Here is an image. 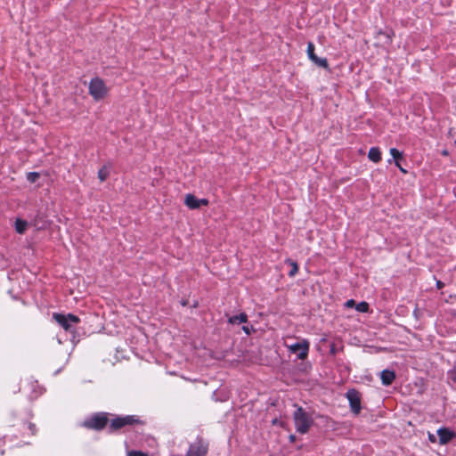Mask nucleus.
<instances>
[{
	"label": "nucleus",
	"mask_w": 456,
	"mask_h": 456,
	"mask_svg": "<svg viewBox=\"0 0 456 456\" xmlns=\"http://www.w3.org/2000/svg\"><path fill=\"white\" fill-rule=\"evenodd\" d=\"M106 411H97L88 415L80 424V427L95 432H101L109 427L110 416Z\"/></svg>",
	"instance_id": "f257e3e1"
},
{
	"label": "nucleus",
	"mask_w": 456,
	"mask_h": 456,
	"mask_svg": "<svg viewBox=\"0 0 456 456\" xmlns=\"http://www.w3.org/2000/svg\"><path fill=\"white\" fill-rule=\"evenodd\" d=\"M113 418L110 419L108 433L114 434L126 427L134 425H145V421L141 419L137 415H111Z\"/></svg>",
	"instance_id": "f03ea898"
},
{
	"label": "nucleus",
	"mask_w": 456,
	"mask_h": 456,
	"mask_svg": "<svg viewBox=\"0 0 456 456\" xmlns=\"http://www.w3.org/2000/svg\"><path fill=\"white\" fill-rule=\"evenodd\" d=\"M294 406L296 407V410L293 412L295 428L297 432L300 434H306L314 424V419L303 407L297 404H295Z\"/></svg>",
	"instance_id": "7ed1b4c3"
},
{
	"label": "nucleus",
	"mask_w": 456,
	"mask_h": 456,
	"mask_svg": "<svg viewBox=\"0 0 456 456\" xmlns=\"http://www.w3.org/2000/svg\"><path fill=\"white\" fill-rule=\"evenodd\" d=\"M53 319L68 333H69L73 338H75L76 326L80 322L78 316L73 314H61L53 313Z\"/></svg>",
	"instance_id": "20e7f679"
},
{
	"label": "nucleus",
	"mask_w": 456,
	"mask_h": 456,
	"mask_svg": "<svg viewBox=\"0 0 456 456\" xmlns=\"http://www.w3.org/2000/svg\"><path fill=\"white\" fill-rule=\"evenodd\" d=\"M209 451V440L199 435L189 444L185 456H208Z\"/></svg>",
	"instance_id": "39448f33"
},
{
	"label": "nucleus",
	"mask_w": 456,
	"mask_h": 456,
	"mask_svg": "<svg viewBox=\"0 0 456 456\" xmlns=\"http://www.w3.org/2000/svg\"><path fill=\"white\" fill-rule=\"evenodd\" d=\"M88 92L94 101L99 102L106 96L108 88L103 79L95 77L89 82Z\"/></svg>",
	"instance_id": "423d86ee"
},
{
	"label": "nucleus",
	"mask_w": 456,
	"mask_h": 456,
	"mask_svg": "<svg viewBox=\"0 0 456 456\" xmlns=\"http://www.w3.org/2000/svg\"><path fill=\"white\" fill-rule=\"evenodd\" d=\"M19 432L20 440L18 443V446L21 447L31 444V442L25 440V438L37 436L38 428L37 425L30 420H23L20 425Z\"/></svg>",
	"instance_id": "0eeeda50"
},
{
	"label": "nucleus",
	"mask_w": 456,
	"mask_h": 456,
	"mask_svg": "<svg viewBox=\"0 0 456 456\" xmlns=\"http://www.w3.org/2000/svg\"><path fill=\"white\" fill-rule=\"evenodd\" d=\"M346 397L349 402V407L353 413L359 414L362 410V395L355 388H350L346 393Z\"/></svg>",
	"instance_id": "6e6552de"
},
{
	"label": "nucleus",
	"mask_w": 456,
	"mask_h": 456,
	"mask_svg": "<svg viewBox=\"0 0 456 456\" xmlns=\"http://www.w3.org/2000/svg\"><path fill=\"white\" fill-rule=\"evenodd\" d=\"M289 352L295 354L299 360H305L309 352V342L304 339L302 342H297L289 346Z\"/></svg>",
	"instance_id": "1a4fd4ad"
},
{
	"label": "nucleus",
	"mask_w": 456,
	"mask_h": 456,
	"mask_svg": "<svg viewBox=\"0 0 456 456\" xmlns=\"http://www.w3.org/2000/svg\"><path fill=\"white\" fill-rule=\"evenodd\" d=\"M314 49H315V46H314V43L309 42L307 44V49H306V53H307V56L309 58V60L311 61H313L318 67H322L325 69H330V65H329L328 60L326 58L318 57L317 54H315V53H314Z\"/></svg>",
	"instance_id": "9d476101"
},
{
	"label": "nucleus",
	"mask_w": 456,
	"mask_h": 456,
	"mask_svg": "<svg viewBox=\"0 0 456 456\" xmlns=\"http://www.w3.org/2000/svg\"><path fill=\"white\" fill-rule=\"evenodd\" d=\"M436 436L439 438V444L444 445L456 437V433L449 428L441 427L437 429Z\"/></svg>",
	"instance_id": "9b49d317"
},
{
	"label": "nucleus",
	"mask_w": 456,
	"mask_h": 456,
	"mask_svg": "<svg viewBox=\"0 0 456 456\" xmlns=\"http://www.w3.org/2000/svg\"><path fill=\"white\" fill-rule=\"evenodd\" d=\"M394 37L395 32L391 28L386 30L379 29L376 31L375 35V37L379 39L382 44L386 45H390L392 44Z\"/></svg>",
	"instance_id": "f8f14e48"
},
{
	"label": "nucleus",
	"mask_w": 456,
	"mask_h": 456,
	"mask_svg": "<svg viewBox=\"0 0 456 456\" xmlns=\"http://www.w3.org/2000/svg\"><path fill=\"white\" fill-rule=\"evenodd\" d=\"M389 151L395 162V165L399 168V170L403 174H407L408 171L401 164L402 160L405 161L403 151H400L396 148H391Z\"/></svg>",
	"instance_id": "ddd939ff"
},
{
	"label": "nucleus",
	"mask_w": 456,
	"mask_h": 456,
	"mask_svg": "<svg viewBox=\"0 0 456 456\" xmlns=\"http://www.w3.org/2000/svg\"><path fill=\"white\" fill-rule=\"evenodd\" d=\"M396 374L395 370L385 369L380 372L381 383L383 386H390L395 379Z\"/></svg>",
	"instance_id": "4468645a"
},
{
	"label": "nucleus",
	"mask_w": 456,
	"mask_h": 456,
	"mask_svg": "<svg viewBox=\"0 0 456 456\" xmlns=\"http://www.w3.org/2000/svg\"><path fill=\"white\" fill-rule=\"evenodd\" d=\"M368 159L374 163H379L382 159L380 149L379 147H371L368 152Z\"/></svg>",
	"instance_id": "2eb2a0df"
},
{
	"label": "nucleus",
	"mask_w": 456,
	"mask_h": 456,
	"mask_svg": "<svg viewBox=\"0 0 456 456\" xmlns=\"http://www.w3.org/2000/svg\"><path fill=\"white\" fill-rule=\"evenodd\" d=\"M184 203L190 209L200 208L199 199L193 194H187L185 196Z\"/></svg>",
	"instance_id": "dca6fc26"
},
{
	"label": "nucleus",
	"mask_w": 456,
	"mask_h": 456,
	"mask_svg": "<svg viewBox=\"0 0 456 456\" xmlns=\"http://www.w3.org/2000/svg\"><path fill=\"white\" fill-rule=\"evenodd\" d=\"M247 322L248 314L246 313H240L238 315L230 316L228 318V323L230 324L246 323Z\"/></svg>",
	"instance_id": "f3484780"
},
{
	"label": "nucleus",
	"mask_w": 456,
	"mask_h": 456,
	"mask_svg": "<svg viewBox=\"0 0 456 456\" xmlns=\"http://www.w3.org/2000/svg\"><path fill=\"white\" fill-rule=\"evenodd\" d=\"M28 222L21 218H17L15 221V231L19 234H24L28 229Z\"/></svg>",
	"instance_id": "a211bd4d"
},
{
	"label": "nucleus",
	"mask_w": 456,
	"mask_h": 456,
	"mask_svg": "<svg viewBox=\"0 0 456 456\" xmlns=\"http://www.w3.org/2000/svg\"><path fill=\"white\" fill-rule=\"evenodd\" d=\"M212 398L216 402H226L229 399V395L224 390H216L213 392Z\"/></svg>",
	"instance_id": "6ab92c4d"
},
{
	"label": "nucleus",
	"mask_w": 456,
	"mask_h": 456,
	"mask_svg": "<svg viewBox=\"0 0 456 456\" xmlns=\"http://www.w3.org/2000/svg\"><path fill=\"white\" fill-rule=\"evenodd\" d=\"M284 263L286 265H289V266H291V269L289 272L288 275L289 277H294L297 273V272H298V265H297V263L296 261H294L293 259H291V258L285 259Z\"/></svg>",
	"instance_id": "aec40b11"
},
{
	"label": "nucleus",
	"mask_w": 456,
	"mask_h": 456,
	"mask_svg": "<svg viewBox=\"0 0 456 456\" xmlns=\"http://www.w3.org/2000/svg\"><path fill=\"white\" fill-rule=\"evenodd\" d=\"M355 310L359 313H362V314H365V313H368L369 310H370V305L367 302L365 301H362L358 304L355 305Z\"/></svg>",
	"instance_id": "412c9836"
},
{
	"label": "nucleus",
	"mask_w": 456,
	"mask_h": 456,
	"mask_svg": "<svg viewBox=\"0 0 456 456\" xmlns=\"http://www.w3.org/2000/svg\"><path fill=\"white\" fill-rule=\"evenodd\" d=\"M26 178L29 183H35L40 178V173L36 171L28 172L27 173Z\"/></svg>",
	"instance_id": "4be33fe9"
},
{
	"label": "nucleus",
	"mask_w": 456,
	"mask_h": 456,
	"mask_svg": "<svg viewBox=\"0 0 456 456\" xmlns=\"http://www.w3.org/2000/svg\"><path fill=\"white\" fill-rule=\"evenodd\" d=\"M446 376L449 380L456 384V362H454L452 368L447 371Z\"/></svg>",
	"instance_id": "5701e85b"
},
{
	"label": "nucleus",
	"mask_w": 456,
	"mask_h": 456,
	"mask_svg": "<svg viewBox=\"0 0 456 456\" xmlns=\"http://www.w3.org/2000/svg\"><path fill=\"white\" fill-rule=\"evenodd\" d=\"M97 175L100 181L104 182L108 178L110 173L107 170L106 166H103L102 168L99 169Z\"/></svg>",
	"instance_id": "b1692460"
},
{
	"label": "nucleus",
	"mask_w": 456,
	"mask_h": 456,
	"mask_svg": "<svg viewBox=\"0 0 456 456\" xmlns=\"http://www.w3.org/2000/svg\"><path fill=\"white\" fill-rule=\"evenodd\" d=\"M241 329L247 335H250L252 332L255 331L253 325H243Z\"/></svg>",
	"instance_id": "393cba45"
},
{
	"label": "nucleus",
	"mask_w": 456,
	"mask_h": 456,
	"mask_svg": "<svg viewBox=\"0 0 456 456\" xmlns=\"http://www.w3.org/2000/svg\"><path fill=\"white\" fill-rule=\"evenodd\" d=\"M412 315H413V317H414L417 321H419V320L420 319V317H421V313H420L419 309L418 308V306H416V307L414 308V310H413V312H412Z\"/></svg>",
	"instance_id": "a878e982"
},
{
	"label": "nucleus",
	"mask_w": 456,
	"mask_h": 456,
	"mask_svg": "<svg viewBox=\"0 0 456 456\" xmlns=\"http://www.w3.org/2000/svg\"><path fill=\"white\" fill-rule=\"evenodd\" d=\"M128 456H148V455L141 451H132L129 452Z\"/></svg>",
	"instance_id": "bb28decb"
},
{
	"label": "nucleus",
	"mask_w": 456,
	"mask_h": 456,
	"mask_svg": "<svg viewBox=\"0 0 456 456\" xmlns=\"http://www.w3.org/2000/svg\"><path fill=\"white\" fill-rule=\"evenodd\" d=\"M428 440L431 442V443H436L437 440H436V435L435 434H432L430 432H428Z\"/></svg>",
	"instance_id": "cd10ccee"
},
{
	"label": "nucleus",
	"mask_w": 456,
	"mask_h": 456,
	"mask_svg": "<svg viewBox=\"0 0 456 456\" xmlns=\"http://www.w3.org/2000/svg\"><path fill=\"white\" fill-rule=\"evenodd\" d=\"M199 204H200V208L201 206H208L209 201L208 199H199Z\"/></svg>",
	"instance_id": "c85d7f7f"
},
{
	"label": "nucleus",
	"mask_w": 456,
	"mask_h": 456,
	"mask_svg": "<svg viewBox=\"0 0 456 456\" xmlns=\"http://www.w3.org/2000/svg\"><path fill=\"white\" fill-rule=\"evenodd\" d=\"M356 305V303H355V301H354V299H349V300H347V301L346 302V304H345V305H346V307H352V306H354V305Z\"/></svg>",
	"instance_id": "c756f323"
},
{
	"label": "nucleus",
	"mask_w": 456,
	"mask_h": 456,
	"mask_svg": "<svg viewBox=\"0 0 456 456\" xmlns=\"http://www.w3.org/2000/svg\"><path fill=\"white\" fill-rule=\"evenodd\" d=\"M436 287L437 289H442L444 287V283L440 280L436 281Z\"/></svg>",
	"instance_id": "7c9ffc66"
},
{
	"label": "nucleus",
	"mask_w": 456,
	"mask_h": 456,
	"mask_svg": "<svg viewBox=\"0 0 456 456\" xmlns=\"http://www.w3.org/2000/svg\"><path fill=\"white\" fill-rule=\"evenodd\" d=\"M330 354L335 355L337 354V348L334 344L330 346Z\"/></svg>",
	"instance_id": "2f4dec72"
},
{
	"label": "nucleus",
	"mask_w": 456,
	"mask_h": 456,
	"mask_svg": "<svg viewBox=\"0 0 456 456\" xmlns=\"http://www.w3.org/2000/svg\"><path fill=\"white\" fill-rule=\"evenodd\" d=\"M289 438V441H290L291 443H293V442H295V441H296V438H297V437H296V436H295V435H290Z\"/></svg>",
	"instance_id": "473e14b6"
},
{
	"label": "nucleus",
	"mask_w": 456,
	"mask_h": 456,
	"mask_svg": "<svg viewBox=\"0 0 456 456\" xmlns=\"http://www.w3.org/2000/svg\"><path fill=\"white\" fill-rule=\"evenodd\" d=\"M441 154H442L443 156H449V151H448V150H443V151H442V152H441Z\"/></svg>",
	"instance_id": "72a5a7b5"
},
{
	"label": "nucleus",
	"mask_w": 456,
	"mask_h": 456,
	"mask_svg": "<svg viewBox=\"0 0 456 456\" xmlns=\"http://www.w3.org/2000/svg\"><path fill=\"white\" fill-rule=\"evenodd\" d=\"M188 303H189V301H188L187 299H183V300L181 301V305H183V306L187 305H188Z\"/></svg>",
	"instance_id": "f704fd0d"
},
{
	"label": "nucleus",
	"mask_w": 456,
	"mask_h": 456,
	"mask_svg": "<svg viewBox=\"0 0 456 456\" xmlns=\"http://www.w3.org/2000/svg\"><path fill=\"white\" fill-rule=\"evenodd\" d=\"M28 416L29 418H32V417H33V412H32V410H31V409H29V410H28Z\"/></svg>",
	"instance_id": "c9c22d12"
},
{
	"label": "nucleus",
	"mask_w": 456,
	"mask_h": 456,
	"mask_svg": "<svg viewBox=\"0 0 456 456\" xmlns=\"http://www.w3.org/2000/svg\"><path fill=\"white\" fill-rule=\"evenodd\" d=\"M199 305V302L198 301H194L193 305H192V307L196 308L198 307Z\"/></svg>",
	"instance_id": "e433bc0d"
},
{
	"label": "nucleus",
	"mask_w": 456,
	"mask_h": 456,
	"mask_svg": "<svg viewBox=\"0 0 456 456\" xmlns=\"http://www.w3.org/2000/svg\"><path fill=\"white\" fill-rule=\"evenodd\" d=\"M272 422H273V425H275V424H277V423H278V419H274Z\"/></svg>",
	"instance_id": "4c0bfd02"
},
{
	"label": "nucleus",
	"mask_w": 456,
	"mask_h": 456,
	"mask_svg": "<svg viewBox=\"0 0 456 456\" xmlns=\"http://www.w3.org/2000/svg\"><path fill=\"white\" fill-rule=\"evenodd\" d=\"M32 386H33V387H34V386L38 387L37 381H34V382H32Z\"/></svg>",
	"instance_id": "58836bf2"
},
{
	"label": "nucleus",
	"mask_w": 456,
	"mask_h": 456,
	"mask_svg": "<svg viewBox=\"0 0 456 456\" xmlns=\"http://www.w3.org/2000/svg\"><path fill=\"white\" fill-rule=\"evenodd\" d=\"M4 450L0 449V456H2L4 454Z\"/></svg>",
	"instance_id": "ea45409f"
},
{
	"label": "nucleus",
	"mask_w": 456,
	"mask_h": 456,
	"mask_svg": "<svg viewBox=\"0 0 456 456\" xmlns=\"http://www.w3.org/2000/svg\"><path fill=\"white\" fill-rule=\"evenodd\" d=\"M454 317L456 318V313L454 314Z\"/></svg>",
	"instance_id": "a19ab883"
}]
</instances>
